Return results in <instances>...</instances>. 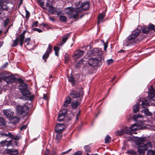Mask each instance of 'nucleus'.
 Masks as SVG:
<instances>
[{
	"label": "nucleus",
	"instance_id": "56",
	"mask_svg": "<svg viewBox=\"0 0 155 155\" xmlns=\"http://www.w3.org/2000/svg\"><path fill=\"white\" fill-rule=\"evenodd\" d=\"M27 127V125H25L22 126L20 128V130H23L24 129H26Z\"/></svg>",
	"mask_w": 155,
	"mask_h": 155
},
{
	"label": "nucleus",
	"instance_id": "5",
	"mask_svg": "<svg viewBox=\"0 0 155 155\" xmlns=\"http://www.w3.org/2000/svg\"><path fill=\"white\" fill-rule=\"evenodd\" d=\"M77 7H75L74 8H72L71 7H68L65 8L64 10L65 12L68 14L71 15V18H73L75 19L78 16V15L77 13Z\"/></svg>",
	"mask_w": 155,
	"mask_h": 155
},
{
	"label": "nucleus",
	"instance_id": "40",
	"mask_svg": "<svg viewBox=\"0 0 155 155\" xmlns=\"http://www.w3.org/2000/svg\"><path fill=\"white\" fill-rule=\"evenodd\" d=\"M68 80L70 82H71L72 84H74L75 83V81L72 77H68Z\"/></svg>",
	"mask_w": 155,
	"mask_h": 155
},
{
	"label": "nucleus",
	"instance_id": "6",
	"mask_svg": "<svg viewBox=\"0 0 155 155\" xmlns=\"http://www.w3.org/2000/svg\"><path fill=\"white\" fill-rule=\"evenodd\" d=\"M76 7H77V13L78 14L81 12L82 10H86L89 8V3L88 2H86L82 4L80 3H77L75 4Z\"/></svg>",
	"mask_w": 155,
	"mask_h": 155
},
{
	"label": "nucleus",
	"instance_id": "23",
	"mask_svg": "<svg viewBox=\"0 0 155 155\" xmlns=\"http://www.w3.org/2000/svg\"><path fill=\"white\" fill-rule=\"evenodd\" d=\"M105 13H101L99 15L98 18V21L97 22V24L98 25L100 23L102 22L103 21L102 19L105 16Z\"/></svg>",
	"mask_w": 155,
	"mask_h": 155
},
{
	"label": "nucleus",
	"instance_id": "30",
	"mask_svg": "<svg viewBox=\"0 0 155 155\" xmlns=\"http://www.w3.org/2000/svg\"><path fill=\"white\" fill-rule=\"evenodd\" d=\"M56 9L52 6L48 8V11L51 14H55Z\"/></svg>",
	"mask_w": 155,
	"mask_h": 155
},
{
	"label": "nucleus",
	"instance_id": "59",
	"mask_svg": "<svg viewBox=\"0 0 155 155\" xmlns=\"http://www.w3.org/2000/svg\"><path fill=\"white\" fill-rule=\"evenodd\" d=\"M26 17L28 18L29 17L30 15L29 12L27 10H26Z\"/></svg>",
	"mask_w": 155,
	"mask_h": 155
},
{
	"label": "nucleus",
	"instance_id": "8",
	"mask_svg": "<svg viewBox=\"0 0 155 155\" xmlns=\"http://www.w3.org/2000/svg\"><path fill=\"white\" fill-rule=\"evenodd\" d=\"M16 109L18 114L20 115L24 113L27 112L28 107L26 105L23 106L18 105Z\"/></svg>",
	"mask_w": 155,
	"mask_h": 155
},
{
	"label": "nucleus",
	"instance_id": "55",
	"mask_svg": "<svg viewBox=\"0 0 155 155\" xmlns=\"http://www.w3.org/2000/svg\"><path fill=\"white\" fill-rule=\"evenodd\" d=\"M38 2L41 6H42L44 5V2L43 0H38Z\"/></svg>",
	"mask_w": 155,
	"mask_h": 155
},
{
	"label": "nucleus",
	"instance_id": "35",
	"mask_svg": "<svg viewBox=\"0 0 155 155\" xmlns=\"http://www.w3.org/2000/svg\"><path fill=\"white\" fill-rule=\"evenodd\" d=\"M19 40L18 38H16L15 40L13 41L12 44V47H15L18 44Z\"/></svg>",
	"mask_w": 155,
	"mask_h": 155
},
{
	"label": "nucleus",
	"instance_id": "52",
	"mask_svg": "<svg viewBox=\"0 0 155 155\" xmlns=\"http://www.w3.org/2000/svg\"><path fill=\"white\" fill-rule=\"evenodd\" d=\"M9 22V19L8 18H6L4 21V25L5 26H6L8 24Z\"/></svg>",
	"mask_w": 155,
	"mask_h": 155
},
{
	"label": "nucleus",
	"instance_id": "34",
	"mask_svg": "<svg viewBox=\"0 0 155 155\" xmlns=\"http://www.w3.org/2000/svg\"><path fill=\"white\" fill-rule=\"evenodd\" d=\"M142 30L143 33L145 34L148 33L150 31V29L147 26H144Z\"/></svg>",
	"mask_w": 155,
	"mask_h": 155
},
{
	"label": "nucleus",
	"instance_id": "20",
	"mask_svg": "<svg viewBox=\"0 0 155 155\" xmlns=\"http://www.w3.org/2000/svg\"><path fill=\"white\" fill-rule=\"evenodd\" d=\"M8 7H7L6 3L5 4L3 2H0V12L1 13V11L2 10H7Z\"/></svg>",
	"mask_w": 155,
	"mask_h": 155
},
{
	"label": "nucleus",
	"instance_id": "14",
	"mask_svg": "<svg viewBox=\"0 0 155 155\" xmlns=\"http://www.w3.org/2000/svg\"><path fill=\"white\" fill-rule=\"evenodd\" d=\"M84 52L83 51L77 50L74 52V55L73 57L74 60L81 58L84 54Z\"/></svg>",
	"mask_w": 155,
	"mask_h": 155
},
{
	"label": "nucleus",
	"instance_id": "32",
	"mask_svg": "<svg viewBox=\"0 0 155 155\" xmlns=\"http://www.w3.org/2000/svg\"><path fill=\"white\" fill-rule=\"evenodd\" d=\"M140 105L137 104L134 105L133 110L134 112L136 113L139 110Z\"/></svg>",
	"mask_w": 155,
	"mask_h": 155
},
{
	"label": "nucleus",
	"instance_id": "39",
	"mask_svg": "<svg viewBox=\"0 0 155 155\" xmlns=\"http://www.w3.org/2000/svg\"><path fill=\"white\" fill-rule=\"evenodd\" d=\"M147 155H155V151L151 150H148Z\"/></svg>",
	"mask_w": 155,
	"mask_h": 155
},
{
	"label": "nucleus",
	"instance_id": "63",
	"mask_svg": "<svg viewBox=\"0 0 155 155\" xmlns=\"http://www.w3.org/2000/svg\"><path fill=\"white\" fill-rule=\"evenodd\" d=\"M144 37V35L141 36L140 38H139V39H138V41H140L142 40V39H143V38Z\"/></svg>",
	"mask_w": 155,
	"mask_h": 155
},
{
	"label": "nucleus",
	"instance_id": "43",
	"mask_svg": "<svg viewBox=\"0 0 155 155\" xmlns=\"http://www.w3.org/2000/svg\"><path fill=\"white\" fill-rule=\"evenodd\" d=\"M62 13V11L60 9H56V12L58 16H59L60 14H61Z\"/></svg>",
	"mask_w": 155,
	"mask_h": 155
},
{
	"label": "nucleus",
	"instance_id": "37",
	"mask_svg": "<svg viewBox=\"0 0 155 155\" xmlns=\"http://www.w3.org/2000/svg\"><path fill=\"white\" fill-rule=\"evenodd\" d=\"M54 50L55 51V54L56 56L58 55V52L59 50V48L56 46H54Z\"/></svg>",
	"mask_w": 155,
	"mask_h": 155
},
{
	"label": "nucleus",
	"instance_id": "9",
	"mask_svg": "<svg viewBox=\"0 0 155 155\" xmlns=\"http://www.w3.org/2000/svg\"><path fill=\"white\" fill-rule=\"evenodd\" d=\"M102 53V51L100 48H95L93 51H89L87 54L89 56H92L94 55H101Z\"/></svg>",
	"mask_w": 155,
	"mask_h": 155
},
{
	"label": "nucleus",
	"instance_id": "48",
	"mask_svg": "<svg viewBox=\"0 0 155 155\" xmlns=\"http://www.w3.org/2000/svg\"><path fill=\"white\" fill-rule=\"evenodd\" d=\"M31 39L29 38H27L25 40V43L27 44V45H29V42L30 41Z\"/></svg>",
	"mask_w": 155,
	"mask_h": 155
},
{
	"label": "nucleus",
	"instance_id": "26",
	"mask_svg": "<svg viewBox=\"0 0 155 155\" xmlns=\"http://www.w3.org/2000/svg\"><path fill=\"white\" fill-rule=\"evenodd\" d=\"M150 101L148 100H146L142 102L141 104L142 107L143 108H145L149 105Z\"/></svg>",
	"mask_w": 155,
	"mask_h": 155
},
{
	"label": "nucleus",
	"instance_id": "45",
	"mask_svg": "<svg viewBox=\"0 0 155 155\" xmlns=\"http://www.w3.org/2000/svg\"><path fill=\"white\" fill-rule=\"evenodd\" d=\"M45 155H57V154L55 153V151L53 150L52 151L51 153V154H49L48 152V150H47L45 153Z\"/></svg>",
	"mask_w": 155,
	"mask_h": 155
},
{
	"label": "nucleus",
	"instance_id": "13",
	"mask_svg": "<svg viewBox=\"0 0 155 155\" xmlns=\"http://www.w3.org/2000/svg\"><path fill=\"white\" fill-rule=\"evenodd\" d=\"M52 51V46L49 45L45 53L43 56V59L45 62H46L47 58L48 57L49 54Z\"/></svg>",
	"mask_w": 155,
	"mask_h": 155
},
{
	"label": "nucleus",
	"instance_id": "42",
	"mask_svg": "<svg viewBox=\"0 0 155 155\" xmlns=\"http://www.w3.org/2000/svg\"><path fill=\"white\" fill-rule=\"evenodd\" d=\"M84 149L86 152H89L90 151V147L89 145L84 146Z\"/></svg>",
	"mask_w": 155,
	"mask_h": 155
},
{
	"label": "nucleus",
	"instance_id": "11",
	"mask_svg": "<svg viewBox=\"0 0 155 155\" xmlns=\"http://www.w3.org/2000/svg\"><path fill=\"white\" fill-rule=\"evenodd\" d=\"M100 61L96 57L91 58L88 61L89 65L91 67H93L96 66Z\"/></svg>",
	"mask_w": 155,
	"mask_h": 155
},
{
	"label": "nucleus",
	"instance_id": "31",
	"mask_svg": "<svg viewBox=\"0 0 155 155\" xmlns=\"http://www.w3.org/2000/svg\"><path fill=\"white\" fill-rule=\"evenodd\" d=\"M133 118L134 120L136 121L139 118L142 119L143 118V116L140 114H135L134 115Z\"/></svg>",
	"mask_w": 155,
	"mask_h": 155
},
{
	"label": "nucleus",
	"instance_id": "19",
	"mask_svg": "<svg viewBox=\"0 0 155 155\" xmlns=\"http://www.w3.org/2000/svg\"><path fill=\"white\" fill-rule=\"evenodd\" d=\"M15 79L16 78L15 77L13 76H11V75L8 78L5 79V81L8 84L12 82H14Z\"/></svg>",
	"mask_w": 155,
	"mask_h": 155
},
{
	"label": "nucleus",
	"instance_id": "62",
	"mask_svg": "<svg viewBox=\"0 0 155 155\" xmlns=\"http://www.w3.org/2000/svg\"><path fill=\"white\" fill-rule=\"evenodd\" d=\"M83 59H82L80 61H79L78 62V63L80 64H81L83 63Z\"/></svg>",
	"mask_w": 155,
	"mask_h": 155
},
{
	"label": "nucleus",
	"instance_id": "7",
	"mask_svg": "<svg viewBox=\"0 0 155 155\" xmlns=\"http://www.w3.org/2000/svg\"><path fill=\"white\" fill-rule=\"evenodd\" d=\"M138 127L137 124H134L132 126L129 128L127 127H125V131L126 134H135L134 131L135 130L138 129Z\"/></svg>",
	"mask_w": 155,
	"mask_h": 155
},
{
	"label": "nucleus",
	"instance_id": "27",
	"mask_svg": "<svg viewBox=\"0 0 155 155\" xmlns=\"http://www.w3.org/2000/svg\"><path fill=\"white\" fill-rule=\"evenodd\" d=\"M143 112H144L145 114L146 115L151 116L152 114V113L150 112L148 108H145L144 110H142L141 112L142 113Z\"/></svg>",
	"mask_w": 155,
	"mask_h": 155
},
{
	"label": "nucleus",
	"instance_id": "1",
	"mask_svg": "<svg viewBox=\"0 0 155 155\" xmlns=\"http://www.w3.org/2000/svg\"><path fill=\"white\" fill-rule=\"evenodd\" d=\"M71 102V98L69 96L67 97L64 102L62 110L59 112L58 117V121H62L64 119L65 114L67 112V110L70 107Z\"/></svg>",
	"mask_w": 155,
	"mask_h": 155
},
{
	"label": "nucleus",
	"instance_id": "16",
	"mask_svg": "<svg viewBox=\"0 0 155 155\" xmlns=\"http://www.w3.org/2000/svg\"><path fill=\"white\" fill-rule=\"evenodd\" d=\"M81 100H74L72 101L71 103L72 108L73 109L78 108L80 104V101Z\"/></svg>",
	"mask_w": 155,
	"mask_h": 155
},
{
	"label": "nucleus",
	"instance_id": "36",
	"mask_svg": "<svg viewBox=\"0 0 155 155\" xmlns=\"http://www.w3.org/2000/svg\"><path fill=\"white\" fill-rule=\"evenodd\" d=\"M140 32V30L138 29H136L133 31L132 34H135V35L137 37L139 35V33Z\"/></svg>",
	"mask_w": 155,
	"mask_h": 155
},
{
	"label": "nucleus",
	"instance_id": "46",
	"mask_svg": "<svg viewBox=\"0 0 155 155\" xmlns=\"http://www.w3.org/2000/svg\"><path fill=\"white\" fill-rule=\"evenodd\" d=\"M82 153V151H77L73 155H81Z\"/></svg>",
	"mask_w": 155,
	"mask_h": 155
},
{
	"label": "nucleus",
	"instance_id": "15",
	"mask_svg": "<svg viewBox=\"0 0 155 155\" xmlns=\"http://www.w3.org/2000/svg\"><path fill=\"white\" fill-rule=\"evenodd\" d=\"M135 43L134 41H133L130 39H129V37H128L124 41L123 45L126 46L129 45H133Z\"/></svg>",
	"mask_w": 155,
	"mask_h": 155
},
{
	"label": "nucleus",
	"instance_id": "4",
	"mask_svg": "<svg viewBox=\"0 0 155 155\" xmlns=\"http://www.w3.org/2000/svg\"><path fill=\"white\" fill-rule=\"evenodd\" d=\"M19 81L22 84L19 86V88L20 89L22 94L25 96L26 98L25 99L28 100V97L27 95H29L30 92L27 90V85L25 83H23V81L21 79H20Z\"/></svg>",
	"mask_w": 155,
	"mask_h": 155
},
{
	"label": "nucleus",
	"instance_id": "24",
	"mask_svg": "<svg viewBox=\"0 0 155 155\" xmlns=\"http://www.w3.org/2000/svg\"><path fill=\"white\" fill-rule=\"evenodd\" d=\"M25 32H23L21 35L19 41L20 43V45L21 46L24 42V40L25 38Z\"/></svg>",
	"mask_w": 155,
	"mask_h": 155
},
{
	"label": "nucleus",
	"instance_id": "17",
	"mask_svg": "<svg viewBox=\"0 0 155 155\" xmlns=\"http://www.w3.org/2000/svg\"><path fill=\"white\" fill-rule=\"evenodd\" d=\"M0 134L3 136L11 137L12 138L15 140H18L19 139L18 137L15 136L10 133H9L8 134H7L5 133L2 132L0 133Z\"/></svg>",
	"mask_w": 155,
	"mask_h": 155
},
{
	"label": "nucleus",
	"instance_id": "53",
	"mask_svg": "<svg viewBox=\"0 0 155 155\" xmlns=\"http://www.w3.org/2000/svg\"><path fill=\"white\" fill-rule=\"evenodd\" d=\"M33 30L34 31H37L39 33H41L42 32V31L41 30L38 28H33Z\"/></svg>",
	"mask_w": 155,
	"mask_h": 155
},
{
	"label": "nucleus",
	"instance_id": "57",
	"mask_svg": "<svg viewBox=\"0 0 155 155\" xmlns=\"http://www.w3.org/2000/svg\"><path fill=\"white\" fill-rule=\"evenodd\" d=\"M101 41L104 43V50L105 51H106V49L107 47V44H106L104 42V41H103L102 40Z\"/></svg>",
	"mask_w": 155,
	"mask_h": 155
},
{
	"label": "nucleus",
	"instance_id": "61",
	"mask_svg": "<svg viewBox=\"0 0 155 155\" xmlns=\"http://www.w3.org/2000/svg\"><path fill=\"white\" fill-rule=\"evenodd\" d=\"M49 19L50 20L52 21H54L55 20L53 17H49Z\"/></svg>",
	"mask_w": 155,
	"mask_h": 155
},
{
	"label": "nucleus",
	"instance_id": "64",
	"mask_svg": "<svg viewBox=\"0 0 155 155\" xmlns=\"http://www.w3.org/2000/svg\"><path fill=\"white\" fill-rule=\"evenodd\" d=\"M1 73H0V81H2L3 79Z\"/></svg>",
	"mask_w": 155,
	"mask_h": 155
},
{
	"label": "nucleus",
	"instance_id": "49",
	"mask_svg": "<svg viewBox=\"0 0 155 155\" xmlns=\"http://www.w3.org/2000/svg\"><path fill=\"white\" fill-rule=\"evenodd\" d=\"M48 94H44L43 95V99H44V100H45L46 101H48Z\"/></svg>",
	"mask_w": 155,
	"mask_h": 155
},
{
	"label": "nucleus",
	"instance_id": "41",
	"mask_svg": "<svg viewBox=\"0 0 155 155\" xmlns=\"http://www.w3.org/2000/svg\"><path fill=\"white\" fill-rule=\"evenodd\" d=\"M5 121L3 118H0V126H2L5 125Z\"/></svg>",
	"mask_w": 155,
	"mask_h": 155
},
{
	"label": "nucleus",
	"instance_id": "25",
	"mask_svg": "<svg viewBox=\"0 0 155 155\" xmlns=\"http://www.w3.org/2000/svg\"><path fill=\"white\" fill-rule=\"evenodd\" d=\"M138 127H140L139 129H143L145 128L144 123L143 121H139L137 124Z\"/></svg>",
	"mask_w": 155,
	"mask_h": 155
},
{
	"label": "nucleus",
	"instance_id": "33",
	"mask_svg": "<svg viewBox=\"0 0 155 155\" xmlns=\"http://www.w3.org/2000/svg\"><path fill=\"white\" fill-rule=\"evenodd\" d=\"M59 20L62 22H66L67 21L66 17L64 15L60 16Z\"/></svg>",
	"mask_w": 155,
	"mask_h": 155
},
{
	"label": "nucleus",
	"instance_id": "29",
	"mask_svg": "<svg viewBox=\"0 0 155 155\" xmlns=\"http://www.w3.org/2000/svg\"><path fill=\"white\" fill-rule=\"evenodd\" d=\"M19 120V118L16 117H12L11 120V123L14 124L18 123Z\"/></svg>",
	"mask_w": 155,
	"mask_h": 155
},
{
	"label": "nucleus",
	"instance_id": "58",
	"mask_svg": "<svg viewBox=\"0 0 155 155\" xmlns=\"http://www.w3.org/2000/svg\"><path fill=\"white\" fill-rule=\"evenodd\" d=\"M71 150V149H69V150H67L66 151L62 152L61 154L60 155H62L63 154H66V153H68V152H69V151H70Z\"/></svg>",
	"mask_w": 155,
	"mask_h": 155
},
{
	"label": "nucleus",
	"instance_id": "28",
	"mask_svg": "<svg viewBox=\"0 0 155 155\" xmlns=\"http://www.w3.org/2000/svg\"><path fill=\"white\" fill-rule=\"evenodd\" d=\"M129 39H130L132 40L135 43H137V42L135 40L137 36L135 35V34H131L128 36Z\"/></svg>",
	"mask_w": 155,
	"mask_h": 155
},
{
	"label": "nucleus",
	"instance_id": "21",
	"mask_svg": "<svg viewBox=\"0 0 155 155\" xmlns=\"http://www.w3.org/2000/svg\"><path fill=\"white\" fill-rule=\"evenodd\" d=\"M125 130V127L124 129L120 130H117L115 132V135L117 136H120L123 134L124 133H126Z\"/></svg>",
	"mask_w": 155,
	"mask_h": 155
},
{
	"label": "nucleus",
	"instance_id": "2",
	"mask_svg": "<svg viewBox=\"0 0 155 155\" xmlns=\"http://www.w3.org/2000/svg\"><path fill=\"white\" fill-rule=\"evenodd\" d=\"M144 140L145 139L142 137L139 138L138 139L137 142L139 144L137 151L140 155H144L145 151L148 149L151 148L152 147L150 142L147 143L146 144L142 143L144 141Z\"/></svg>",
	"mask_w": 155,
	"mask_h": 155
},
{
	"label": "nucleus",
	"instance_id": "3",
	"mask_svg": "<svg viewBox=\"0 0 155 155\" xmlns=\"http://www.w3.org/2000/svg\"><path fill=\"white\" fill-rule=\"evenodd\" d=\"M65 128V126L64 124H57L55 126V132L56 134V141L58 143L62 137V132Z\"/></svg>",
	"mask_w": 155,
	"mask_h": 155
},
{
	"label": "nucleus",
	"instance_id": "47",
	"mask_svg": "<svg viewBox=\"0 0 155 155\" xmlns=\"http://www.w3.org/2000/svg\"><path fill=\"white\" fill-rule=\"evenodd\" d=\"M38 21H36L33 22L32 24V27H37L38 25Z\"/></svg>",
	"mask_w": 155,
	"mask_h": 155
},
{
	"label": "nucleus",
	"instance_id": "22",
	"mask_svg": "<svg viewBox=\"0 0 155 155\" xmlns=\"http://www.w3.org/2000/svg\"><path fill=\"white\" fill-rule=\"evenodd\" d=\"M3 80H4V81L5 80V79L8 78L10 75H11V74L9 73H8L7 72H4L1 73Z\"/></svg>",
	"mask_w": 155,
	"mask_h": 155
},
{
	"label": "nucleus",
	"instance_id": "44",
	"mask_svg": "<svg viewBox=\"0 0 155 155\" xmlns=\"http://www.w3.org/2000/svg\"><path fill=\"white\" fill-rule=\"evenodd\" d=\"M68 38V35L64 36L62 38V41L63 43H65Z\"/></svg>",
	"mask_w": 155,
	"mask_h": 155
},
{
	"label": "nucleus",
	"instance_id": "60",
	"mask_svg": "<svg viewBox=\"0 0 155 155\" xmlns=\"http://www.w3.org/2000/svg\"><path fill=\"white\" fill-rule=\"evenodd\" d=\"M46 5L47 6V7H49V8H50V7H51L52 6L50 5V3H49L48 2H47L46 3Z\"/></svg>",
	"mask_w": 155,
	"mask_h": 155
},
{
	"label": "nucleus",
	"instance_id": "50",
	"mask_svg": "<svg viewBox=\"0 0 155 155\" xmlns=\"http://www.w3.org/2000/svg\"><path fill=\"white\" fill-rule=\"evenodd\" d=\"M154 27L155 26L154 25L152 24H150L149 25V26L148 28L150 29V30L151 29H152L154 31Z\"/></svg>",
	"mask_w": 155,
	"mask_h": 155
},
{
	"label": "nucleus",
	"instance_id": "10",
	"mask_svg": "<svg viewBox=\"0 0 155 155\" xmlns=\"http://www.w3.org/2000/svg\"><path fill=\"white\" fill-rule=\"evenodd\" d=\"M70 96L73 99H77V100H81L82 97V92L78 93L74 91H72L70 93Z\"/></svg>",
	"mask_w": 155,
	"mask_h": 155
},
{
	"label": "nucleus",
	"instance_id": "18",
	"mask_svg": "<svg viewBox=\"0 0 155 155\" xmlns=\"http://www.w3.org/2000/svg\"><path fill=\"white\" fill-rule=\"evenodd\" d=\"M3 113L5 116L8 117H11L13 114V112L10 109H6L3 110Z\"/></svg>",
	"mask_w": 155,
	"mask_h": 155
},
{
	"label": "nucleus",
	"instance_id": "38",
	"mask_svg": "<svg viewBox=\"0 0 155 155\" xmlns=\"http://www.w3.org/2000/svg\"><path fill=\"white\" fill-rule=\"evenodd\" d=\"M111 140V138L108 135H107L105 139V143H106L110 142Z\"/></svg>",
	"mask_w": 155,
	"mask_h": 155
},
{
	"label": "nucleus",
	"instance_id": "51",
	"mask_svg": "<svg viewBox=\"0 0 155 155\" xmlns=\"http://www.w3.org/2000/svg\"><path fill=\"white\" fill-rule=\"evenodd\" d=\"M127 153H130L132 154L135 155L136 154V152L133 150H130L127 152Z\"/></svg>",
	"mask_w": 155,
	"mask_h": 155
},
{
	"label": "nucleus",
	"instance_id": "12",
	"mask_svg": "<svg viewBox=\"0 0 155 155\" xmlns=\"http://www.w3.org/2000/svg\"><path fill=\"white\" fill-rule=\"evenodd\" d=\"M148 98L151 101L155 100V91L152 87L149 89Z\"/></svg>",
	"mask_w": 155,
	"mask_h": 155
},
{
	"label": "nucleus",
	"instance_id": "54",
	"mask_svg": "<svg viewBox=\"0 0 155 155\" xmlns=\"http://www.w3.org/2000/svg\"><path fill=\"white\" fill-rule=\"evenodd\" d=\"M113 60L112 59H110L107 60V64L109 65L111 64L113 62Z\"/></svg>",
	"mask_w": 155,
	"mask_h": 155
}]
</instances>
